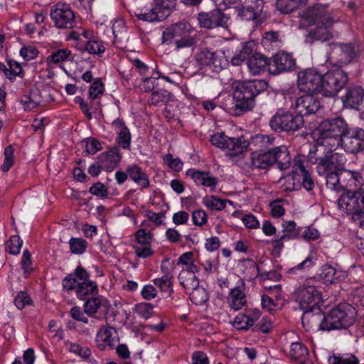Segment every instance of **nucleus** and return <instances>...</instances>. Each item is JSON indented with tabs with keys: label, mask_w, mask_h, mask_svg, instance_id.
<instances>
[{
	"label": "nucleus",
	"mask_w": 364,
	"mask_h": 364,
	"mask_svg": "<svg viewBox=\"0 0 364 364\" xmlns=\"http://www.w3.org/2000/svg\"><path fill=\"white\" fill-rule=\"evenodd\" d=\"M267 87L265 80H247L237 82L233 92L235 101L234 107L230 108V112L235 116H240L250 111L254 107V99L259 92Z\"/></svg>",
	"instance_id": "f257e3e1"
},
{
	"label": "nucleus",
	"mask_w": 364,
	"mask_h": 364,
	"mask_svg": "<svg viewBox=\"0 0 364 364\" xmlns=\"http://www.w3.org/2000/svg\"><path fill=\"white\" fill-rule=\"evenodd\" d=\"M347 125L344 119L340 117L326 119L312 132L313 138L317 145L331 150L339 146L342 135L347 130Z\"/></svg>",
	"instance_id": "f03ea898"
},
{
	"label": "nucleus",
	"mask_w": 364,
	"mask_h": 364,
	"mask_svg": "<svg viewBox=\"0 0 364 364\" xmlns=\"http://www.w3.org/2000/svg\"><path fill=\"white\" fill-rule=\"evenodd\" d=\"M304 16L309 24L316 25V28L312 33L315 39L327 41L332 37L329 28L337 20L333 19L323 6L316 5L308 9Z\"/></svg>",
	"instance_id": "7ed1b4c3"
},
{
	"label": "nucleus",
	"mask_w": 364,
	"mask_h": 364,
	"mask_svg": "<svg viewBox=\"0 0 364 364\" xmlns=\"http://www.w3.org/2000/svg\"><path fill=\"white\" fill-rule=\"evenodd\" d=\"M190 31L191 26L186 22L173 24L163 32V43L172 46L178 52L190 48L195 44V38L191 36Z\"/></svg>",
	"instance_id": "20e7f679"
},
{
	"label": "nucleus",
	"mask_w": 364,
	"mask_h": 364,
	"mask_svg": "<svg viewBox=\"0 0 364 364\" xmlns=\"http://www.w3.org/2000/svg\"><path fill=\"white\" fill-rule=\"evenodd\" d=\"M356 317L355 309L348 304H340L333 309L327 316H324L320 323L321 330L346 328L351 326Z\"/></svg>",
	"instance_id": "39448f33"
},
{
	"label": "nucleus",
	"mask_w": 364,
	"mask_h": 364,
	"mask_svg": "<svg viewBox=\"0 0 364 364\" xmlns=\"http://www.w3.org/2000/svg\"><path fill=\"white\" fill-rule=\"evenodd\" d=\"M296 300L299 304L300 309L304 311V315L302 318L303 323L308 317L309 314L314 309L320 312L318 305L322 302L321 292L314 285H307L296 292ZM313 316V320L321 319V315L318 313Z\"/></svg>",
	"instance_id": "423d86ee"
},
{
	"label": "nucleus",
	"mask_w": 364,
	"mask_h": 364,
	"mask_svg": "<svg viewBox=\"0 0 364 364\" xmlns=\"http://www.w3.org/2000/svg\"><path fill=\"white\" fill-rule=\"evenodd\" d=\"M321 94L326 97L336 95L348 80L347 73L338 67H334L321 75Z\"/></svg>",
	"instance_id": "0eeeda50"
},
{
	"label": "nucleus",
	"mask_w": 364,
	"mask_h": 364,
	"mask_svg": "<svg viewBox=\"0 0 364 364\" xmlns=\"http://www.w3.org/2000/svg\"><path fill=\"white\" fill-rule=\"evenodd\" d=\"M210 141L215 146L227 149V154L230 158L241 155L250 145V142L245 140L243 136L238 138L229 137L220 132L213 135Z\"/></svg>",
	"instance_id": "6e6552de"
},
{
	"label": "nucleus",
	"mask_w": 364,
	"mask_h": 364,
	"mask_svg": "<svg viewBox=\"0 0 364 364\" xmlns=\"http://www.w3.org/2000/svg\"><path fill=\"white\" fill-rule=\"evenodd\" d=\"M321 75L314 68L299 72L297 85L300 91L307 93H321Z\"/></svg>",
	"instance_id": "1a4fd4ad"
},
{
	"label": "nucleus",
	"mask_w": 364,
	"mask_h": 364,
	"mask_svg": "<svg viewBox=\"0 0 364 364\" xmlns=\"http://www.w3.org/2000/svg\"><path fill=\"white\" fill-rule=\"evenodd\" d=\"M202 28L212 30L217 28H228L229 17L221 9L215 8L210 11H201L197 17Z\"/></svg>",
	"instance_id": "9d476101"
},
{
	"label": "nucleus",
	"mask_w": 364,
	"mask_h": 364,
	"mask_svg": "<svg viewBox=\"0 0 364 364\" xmlns=\"http://www.w3.org/2000/svg\"><path fill=\"white\" fill-rule=\"evenodd\" d=\"M341 210L355 216L364 208V194L360 191L344 193L338 200Z\"/></svg>",
	"instance_id": "9b49d317"
},
{
	"label": "nucleus",
	"mask_w": 364,
	"mask_h": 364,
	"mask_svg": "<svg viewBox=\"0 0 364 364\" xmlns=\"http://www.w3.org/2000/svg\"><path fill=\"white\" fill-rule=\"evenodd\" d=\"M50 18L58 28H72L75 24V16L70 6L58 3L52 7Z\"/></svg>",
	"instance_id": "f8f14e48"
},
{
	"label": "nucleus",
	"mask_w": 364,
	"mask_h": 364,
	"mask_svg": "<svg viewBox=\"0 0 364 364\" xmlns=\"http://www.w3.org/2000/svg\"><path fill=\"white\" fill-rule=\"evenodd\" d=\"M346 151L356 153L364 149V130L361 128L350 129L343 132L340 144Z\"/></svg>",
	"instance_id": "ddd939ff"
},
{
	"label": "nucleus",
	"mask_w": 364,
	"mask_h": 364,
	"mask_svg": "<svg viewBox=\"0 0 364 364\" xmlns=\"http://www.w3.org/2000/svg\"><path fill=\"white\" fill-rule=\"evenodd\" d=\"M313 94L309 93L297 98L294 109L300 116L315 113L319 109L320 102Z\"/></svg>",
	"instance_id": "4468645a"
},
{
	"label": "nucleus",
	"mask_w": 364,
	"mask_h": 364,
	"mask_svg": "<svg viewBox=\"0 0 364 364\" xmlns=\"http://www.w3.org/2000/svg\"><path fill=\"white\" fill-rule=\"evenodd\" d=\"M274 124L277 127L274 130L280 129L283 131H295L300 129L304 124L303 117L298 115L294 117L291 114L286 113L283 116H274Z\"/></svg>",
	"instance_id": "2eb2a0df"
},
{
	"label": "nucleus",
	"mask_w": 364,
	"mask_h": 364,
	"mask_svg": "<svg viewBox=\"0 0 364 364\" xmlns=\"http://www.w3.org/2000/svg\"><path fill=\"white\" fill-rule=\"evenodd\" d=\"M293 169L294 173H301L303 187L308 191H311L314 188V181L311 177L308 161L304 156L299 155L294 158Z\"/></svg>",
	"instance_id": "dca6fc26"
},
{
	"label": "nucleus",
	"mask_w": 364,
	"mask_h": 364,
	"mask_svg": "<svg viewBox=\"0 0 364 364\" xmlns=\"http://www.w3.org/2000/svg\"><path fill=\"white\" fill-rule=\"evenodd\" d=\"M346 158L343 154L338 153H332L329 156H326L321 159L318 162L316 167L318 174H324L327 169L338 171L346 163Z\"/></svg>",
	"instance_id": "f3484780"
},
{
	"label": "nucleus",
	"mask_w": 364,
	"mask_h": 364,
	"mask_svg": "<svg viewBox=\"0 0 364 364\" xmlns=\"http://www.w3.org/2000/svg\"><path fill=\"white\" fill-rule=\"evenodd\" d=\"M341 100L346 107L356 109L364 102V89L360 86L351 87Z\"/></svg>",
	"instance_id": "a211bd4d"
},
{
	"label": "nucleus",
	"mask_w": 364,
	"mask_h": 364,
	"mask_svg": "<svg viewBox=\"0 0 364 364\" xmlns=\"http://www.w3.org/2000/svg\"><path fill=\"white\" fill-rule=\"evenodd\" d=\"M295 67L296 61L291 54L281 51L274 55V75L291 71Z\"/></svg>",
	"instance_id": "6ab92c4d"
},
{
	"label": "nucleus",
	"mask_w": 364,
	"mask_h": 364,
	"mask_svg": "<svg viewBox=\"0 0 364 364\" xmlns=\"http://www.w3.org/2000/svg\"><path fill=\"white\" fill-rule=\"evenodd\" d=\"M121 156L118 152L117 148H113L107 151L102 152L98 156L99 164L102 169L107 172L113 171L119 162L120 161Z\"/></svg>",
	"instance_id": "aec40b11"
},
{
	"label": "nucleus",
	"mask_w": 364,
	"mask_h": 364,
	"mask_svg": "<svg viewBox=\"0 0 364 364\" xmlns=\"http://www.w3.org/2000/svg\"><path fill=\"white\" fill-rule=\"evenodd\" d=\"M240 284L230 289L228 296V303L231 309L238 311L247 304L246 295L244 293L245 284L240 280Z\"/></svg>",
	"instance_id": "412c9836"
},
{
	"label": "nucleus",
	"mask_w": 364,
	"mask_h": 364,
	"mask_svg": "<svg viewBox=\"0 0 364 364\" xmlns=\"http://www.w3.org/2000/svg\"><path fill=\"white\" fill-rule=\"evenodd\" d=\"M347 276L346 272L337 269L329 265L323 266L319 273V279L326 284H333L344 279Z\"/></svg>",
	"instance_id": "4be33fe9"
},
{
	"label": "nucleus",
	"mask_w": 364,
	"mask_h": 364,
	"mask_svg": "<svg viewBox=\"0 0 364 364\" xmlns=\"http://www.w3.org/2000/svg\"><path fill=\"white\" fill-rule=\"evenodd\" d=\"M247 67L252 75H259L264 72L270 65V60L261 53H255L249 57Z\"/></svg>",
	"instance_id": "5701e85b"
},
{
	"label": "nucleus",
	"mask_w": 364,
	"mask_h": 364,
	"mask_svg": "<svg viewBox=\"0 0 364 364\" xmlns=\"http://www.w3.org/2000/svg\"><path fill=\"white\" fill-rule=\"evenodd\" d=\"M187 176H190L194 181L199 185L214 188L218 183V178L210 175L208 172H203L193 168L188 169Z\"/></svg>",
	"instance_id": "b1692460"
},
{
	"label": "nucleus",
	"mask_w": 364,
	"mask_h": 364,
	"mask_svg": "<svg viewBox=\"0 0 364 364\" xmlns=\"http://www.w3.org/2000/svg\"><path fill=\"white\" fill-rule=\"evenodd\" d=\"M112 33L114 37V43L119 48H124L126 47V43L128 41L127 31L122 20L114 21L112 25Z\"/></svg>",
	"instance_id": "393cba45"
},
{
	"label": "nucleus",
	"mask_w": 364,
	"mask_h": 364,
	"mask_svg": "<svg viewBox=\"0 0 364 364\" xmlns=\"http://www.w3.org/2000/svg\"><path fill=\"white\" fill-rule=\"evenodd\" d=\"M291 164V157L286 146H279L274 148V164L280 170L289 168Z\"/></svg>",
	"instance_id": "a878e982"
},
{
	"label": "nucleus",
	"mask_w": 364,
	"mask_h": 364,
	"mask_svg": "<svg viewBox=\"0 0 364 364\" xmlns=\"http://www.w3.org/2000/svg\"><path fill=\"white\" fill-rule=\"evenodd\" d=\"M329 47L331 50V54L333 55L341 53V55L343 56L341 60L343 61L350 60L357 55L355 47L352 44H331L329 45Z\"/></svg>",
	"instance_id": "bb28decb"
},
{
	"label": "nucleus",
	"mask_w": 364,
	"mask_h": 364,
	"mask_svg": "<svg viewBox=\"0 0 364 364\" xmlns=\"http://www.w3.org/2000/svg\"><path fill=\"white\" fill-rule=\"evenodd\" d=\"M252 165L257 168H267L273 163L272 149L262 153H253L252 156Z\"/></svg>",
	"instance_id": "cd10ccee"
},
{
	"label": "nucleus",
	"mask_w": 364,
	"mask_h": 364,
	"mask_svg": "<svg viewBox=\"0 0 364 364\" xmlns=\"http://www.w3.org/2000/svg\"><path fill=\"white\" fill-rule=\"evenodd\" d=\"M127 173L129 177L138 185L146 188L149 186V179L148 176L142 169L136 166L132 165L127 168Z\"/></svg>",
	"instance_id": "c85d7f7f"
},
{
	"label": "nucleus",
	"mask_w": 364,
	"mask_h": 364,
	"mask_svg": "<svg viewBox=\"0 0 364 364\" xmlns=\"http://www.w3.org/2000/svg\"><path fill=\"white\" fill-rule=\"evenodd\" d=\"M255 0H250L246 3L245 6H243L240 9L238 15L242 20H255L258 17L261 9L259 7H255Z\"/></svg>",
	"instance_id": "c756f323"
},
{
	"label": "nucleus",
	"mask_w": 364,
	"mask_h": 364,
	"mask_svg": "<svg viewBox=\"0 0 364 364\" xmlns=\"http://www.w3.org/2000/svg\"><path fill=\"white\" fill-rule=\"evenodd\" d=\"M340 174L343 188L360 186V176L359 173L350 170H343Z\"/></svg>",
	"instance_id": "7c9ffc66"
},
{
	"label": "nucleus",
	"mask_w": 364,
	"mask_h": 364,
	"mask_svg": "<svg viewBox=\"0 0 364 364\" xmlns=\"http://www.w3.org/2000/svg\"><path fill=\"white\" fill-rule=\"evenodd\" d=\"M178 280L187 293L199 286V280L196 274L189 272H181L178 275Z\"/></svg>",
	"instance_id": "2f4dec72"
},
{
	"label": "nucleus",
	"mask_w": 364,
	"mask_h": 364,
	"mask_svg": "<svg viewBox=\"0 0 364 364\" xmlns=\"http://www.w3.org/2000/svg\"><path fill=\"white\" fill-rule=\"evenodd\" d=\"M114 124L119 128L118 133V144L123 149H127L130 146L131 134L129 129L124 126V122L118 119L114 122Z\"/></svg>",
	"instance_id": "473e14b6"
},
{
	"label": "nucleus",
	"mask_w": 364,
	"mask_h": 364,
	"mask_svg": "<svg viewBox=\"0 0 364 364\" xmlns=\"http://www.w3.org/2000/svg\"><path fill=\"white\" fill-rule=\"evenodd\" d=\"M319 175L325 176L326 184L329 189L338 191L343 188L341 174L337 171L327 169L326 173Z\"/></svg>",
	"instance_id": "72a5a7b5"
},
{
	"label": "nucleus",
	"mask_w": 364,
	"mask_h": 364,
	"mask_svg": "<svg viewBox=\"0 0 364 364\" xmlns=\"http://www.w3.org/2000/svg\"><path fill=\"white\" fill-rule=\"evenodd\" d=\"M20 102L26 111H30L38 107L41 104L39 95L37 91H30L28 94L24 95L20 99Z\"/></svg>",
	"instance_id": "f704fd0d"
},
{
	"label": "nucleus",
	"mask_w": 364,
	"mask_h": 364,
	"mask_svg": "<svg viewBox=\"0 0 364 364\" xmlns=\"http://www.w3.org/2000/svg\"><path fill=\"white\" fill-rule=\"evenodd\" d=\"M328 364H359V359L353 354H333L328 358Z\"/></svg>",
	"instance_id": "c9c22d12"
},
{
	"label": "nucleus",
	"mask_w": 364,
	"mask_h": 364,
	"mask_svg": "<svg viewBox=\"0 0 364 364\" xmlns=\"http://www.w3.org/2000/svg\"><path fill=\"white\" fill-rule=\"evenodd\" d=\"M289 355L294 360L304 363L308 357V350L301 343H292L290 346Z\"/></svg>",
	"instance_id": "e433bc0d"
},
{
	"label": "nucleus",
	"mask_w": 364,
	"mask_h": 364,
	"mask_svg": "<svg viewBox=\"0 0 364 364\" xmlns=\"http://www.w3.org/2000/svg\"><path fill=\"white\" fill-rule=\"evenodd\" d=\"M174 5L175 4L172 0H155L154 9L159 14L161 20H162L170 14Z\"/></svg>",
	"instance_id": "4c0bfd02"
},
{
	"label": "nucleus",
	"mask_w": 364,
	"mask_h": 364,
	"mask_svg": "<svg viewBox=\"0 0 364 364\" xmlns=\"http://www.w3.org/2000/svg\"><path fill=\"white\" fill-rule=\"evenodd\" d=\"M97 291V284L91 281L80 282L77 283L76 289L77 296L80 299H84V296L95 293Z\"/></svg>",
	"instance_id": "58836bf2"
},
{
	"label": "nucleus",
	"mask_w": 364,
	"mask_h": 364,
	"mask_svg": "<svg viewBox=\"0 0 364 364\" xmlns=\"http://www.w3.org/2000/svg\"><path fill=\"white\" fill-rule=\"evenodd\" d=\"M190 299L196 305H202L208 300V293L200 285L188 292Z\"/></svg>",
	"instance_id": "ea45409f"
},
{
	"label": "nucleus",
	"mask_w": 364,
	"mask_h": 364,
	"mask_svg": "<svg viewBox=\"0 0 364 364\" xmlns=\"http://www.w3.org/2000/svg\"><path fill=\"white\" fill-rule=\"evenodd\" d=\"M172 278L173 277L170 273L166 272L161 278L154 279L153 282L161 291L171 294L173 292Z\"/></svg>",
	"instance_id": "a19ab883"
},
{
	"label": "nucleus",
	"mask_w": 364,
	"mask_h": 364,
	"mask_svg": "<svg viewBox=\"0 0 364 364\" xmlns=\"http://www.w3.org/2000/svg\"><path fill=\"white\" fill-rule=\"evenodd\" d=\"M209 65H212L217 71L226 67L228 65V60L224 51L221 50L213 51L211 63Z\"/></svg>",
	"instance_id": "79ce46f5"
},
{
	"label": "nucleus",
	"mask_w": 364,
	"mask_h": 364,
	"mask_svg": "<svg viewBox=\"0 0 364 364\" xmlns=\"http://www.w3.org/2000/svg\"><path fill=\"white\" fill-rule=\"evenodd\" d=\"M277 223H281L282 226V232L283 234L282 235H276L277 237H279L281 240H284L285 238H291L296 236V224L293 220L284 221L278 220Z\"/></svg>",
	"instance_id": "37998d69"
},
{
	"label": "nucleus",
	"mask_w": 364,
	"mask_h": 364,
	"mask_svg": "<svg viewBox=\"0 0 364 364\" xmlns=\"http://www.w3.org/2000/svg\"><path fill=\"white\" fill-rule=\"evenodd\" d=\"M255 324V319L251 318L250 315L239 314L233 321V326L239 330H247Z\"/></svg>",
	"instance_id": "c03bdc74"
},
{
	"label": "nucleus",
	"mask_w": 364,
	"mask_h": 364,
	"mask_svg": "<svg viewBox=\"0 0 364 364\" xmlns=\"http://www.w3.org/2000/svg\"><path fill=\"white\" fill-rule=\"evenodd\" d=\"M8 65L9 68H7L6 70V77L11 81L14 80L17 76L21 78L23 77V69L19 63L13 60H9L8 61Z\"/></svg>",
	"instance_id": "a18cd8bd"
},
{
	"label": "nucleus",
	"mask_w": 364,
	"mask_h": 364,
	"mask_svg": "<svg viewBox=\"0 0 364 364\" xmlns=\"http://www.w3.org/2000/svg\"><path fill=\"white\" fill-rule=\"evenodd\" d=\"M203 202L211 210H221L225 207L226 200L210 196L205 197Z\"/></svg>",
	"instance_id": "49530a36"
},
{
	"label": "nucleus",
	"mask_w": 364,
	"mask_h": 364,
	"mask_svg": "<svg viewBox=\"0 0 364 364\" xmlns=\"http://www.w3.org/2000/svg\"><path fill=\"white\" fill-rule=\"evenodd\" d=\"M277 183L278 187L282 191H289L294 190L296 188L294 172L280 178Z\"/></svg>",
	"instance_id": "de8ad7c7"
},
{
	"label": "nucleus",
	"mask_w": 364,
	"mask_h": 364,
	"mask_svg": "<svg viewBox=\"0 0 364 364\" xmlns=\"http://www.w3.org/2000/svg\"><path fill=\"white\" fill-rule=\"evenodd\" d=\"M299 4V0H277V7L280 12L287 14L298 8Z\"/></svg>",
	"instance_id": "09e8293b"
},
{
	"label": "nucleus",
	"mask_w": 364,
	"mask_h": 364,
	"mask_svg": "<svg viewBox=\"0 0 364 364\" xmlns=\"http://www.w3.org/2000/svg\"><path fill=\"white\" fill-rule=\"evenodd\" d=\"M101 306L99 297H92L84 304V311L90 316H93Z\"/></svg>",
	"instance_id": "8fccbe9b"
},
{
	"label": "nucleus",
	"mask_w": 364,
	"mask_h": 364,
	"mask_svg": "<svg viewBox=\"0 0 364 364\" xmlns=\"http://www.w3.org/2000/svg\"><path fill=\"white\" fill-rule=\"evenodd\" d=\"M23 245V241L18 235L10 237L9 240L6 243V249L11 255H18L20 252Z\"/></svg>",
	"instance_id": "3c124183"
},
{
	"label": "nucleus",
	"mask_w": 364,
	"mask_h": 364,
	"mask_svg": "<svg viewBox=\"0 0 364 364\" xmlns=\"http://www.w3.org/2000/svg\"><path fill=\"white\" fill-rule=\"evenodd\" d=\"M272 142L270 136L266 134H256L251 139V143L260 149L269 148Z\"/></svg>",
	"instance_id": "603ef678"
},
{
	"label": "nucleus",
	"mask_w": 364,
	"mask_h": 364,
	"mask_svg": "<svg viewBox=\"0 0 364 364\" xmlns=\"http://www.w3.org/2000/svg\"><path fill=\"white\" fill-rule=\"evenodd\" d=\"M4 161L1 166V169L4 172L8 171L14 164V148L11 145H9L4 149Z\"/></svg>",
	"instance_id": "864d4df0"
},
{
	"label": "nucleus",
	"mask_w": 364,
	"mask_h": 364,
	"mask_svg": "<svg viewBox=\"0 0 364 364\" xmlns=\"http://www.w3.org/2000/svg\"><path fill=\"white\" fill-rule=\"evenodd\" d=\"M136 240L137 242L142 245H149L153 240V235L150 231L141 228L136 233Z\"/></svg>",
	"instance_id": "5fc2aeb1"
},
{
	"label": "nucleus",
	"mask_w": 364,
	"mask_h": 364,
	"mask_svg": "<svg viewBox=\"0 0 364 364\" xmlns=\"http://www.w3.org/2000/svg\"><path fill=\"white\" fill-rule=\"evenodd\" d=\"M70 248L74 254H82L87 247L85 240L80 238L72 237L69 241Z\"/></svg>",
	"instance_id": "6e6d98bb"
},
{
	"label": "nucleus",
	"mask_w": 364,
	"mask_h": 364,
	"mask_svg": "<svg viewBox=\"0 0 364 364\" xmlns=\"http://www.w3.org/2000/svg\"><path fill=\"white\" fill-rule=\"evenodd\" d=\"M169 94L166 91H156L152 92L149 102L154 105L165 104L168 100Z\"/></svg>",
	"instance_id": "4d7b16f0"
},
{
	"label": "nucleus",
	"mask_w": 364,
	"mask_h": 364,
	"mask_svg": "<svg viewBox=\"0 0 364 364\" xmlns=\"http://www.w3.org/2000/svg\"><path fill=\"white\" fill-rule=\"evenodd\" d=\"M115 333L116 331L114 328L109 326H103L99 331L97 337L98 340H100L110 345V343L112 341V337Z\"/></svg>",
	"instance_id": "13d9d810"
},
{
	"label": "nucleus",
	"mask_w": 364,
	"mask_h": 364,
	"mask_svg": "<svg viewBox=\"0 0 364 364\" xmlns=\"http://www.w3.org/2000/svg\"><path fill=\"white\" fill-rule=\"evenodd\" d=\"M85 144V150L89 154H95L97 151L102 149L100 142L95 139L88 138L82 141Z\"/></svg>",
	"instance_id": "bf43d9fd"
},
{
	"label": "nucleus",
	"mask_w": 364,
	"mask_h": 364,
	"mask_svg": "<svg viewBox=\"0 0 364 364\" xmlns=\"http://www.w3.org/2000/svg\"><path fill=\"white\" fill-rule=\"evenodd\" d=\"M85 50L91 54H101L105 48L102 42L99 41H89L85 44Z\"/></svg>",
	"instance_id": "052dcab7"
},
{
	"label": "nucleus",
	"mask_w": 364,
	"mask_h": 364,
	"mask_svg": "<svg viewBox=\"0 0 364 364\" xmlns=\"http://www.w3.org/2000/svg\"><path fill=\"white\" fill-rule=\"evenodd\" d=\"M164 162L174 171H180L183 168V162L179 158H173L172 154H168L164 156Z\"/></svg>",
	"instance_id": "680f3d73"
},
{
	"label": "nucleus",
	"mask_w": 364,
	"mask_h": 364,
	"mask_svg": "<svg viewBox=\"0 0 364 364\" xmlns=\"http://www.w3.org/2000/svg\"><path fill=\"white\" fill-rule=\"evenodd\" d=\"M14 304L18 309H23L26 305H31L32 300L26 292L21 291L15 297Z\"/></svg>",
	"instance_id": "e2e57ef3"
},
{
	"label": "nucleus",
	"mask_w": 364,
	"mask_h": 364,
	"mask_svg": "<svg viewBox=\"0 0 364 364\" xmlns=\"http://www.w3.org/2000/svg\"><path fill=\"white\" fill-rule=\"evenodd\" d=\"M70 55V50L68 49H60L53 53L48 59L54 63H58L67 60Z\"/></svg>",
	"instance_id": "0e129e2a"
},
{
	"label": "nucleus",
	"mask_w": 364,
	"mask_h": 364,
	"mask_svg": "<svg viewBox=\"0 0 364 364\" xmlns=\"http://www.w3.org/2000/svg\"><path fill=\"white\" fill-rule=\"evenodd\" d=\"M212 53L213 51L208 49L201 50L196 54V59L202 65H209L211 63Z\"/></svg>",
	"instance_id": "69168bd1"
},
{
	"label": "nucleus",
	"mask_w": 364,
	"mask_h": 364,
	"mask_svg": "<svg viewBox=\"0 0 364 364\" xmlns=\"http://www.w3.org/2000/svg\"><path fill=\"white\" fill-rule=\"evenodd\" d=\"M320 235L318 230L312 226L306 227L301 233V237L307 241L317 240Z\"/></svg>",
	"instance_id": "338daca9"
},
{
	"label": "nucleus",
	"mask_w": 364,
	"mask_h": 364,
	"mask_svg": "<svg viewBox=\"0 0 364 364\" xmlns=\"http://www.w3.org/2000/svg\"><path fill=\"white\" fill-rule=\"evenodd\" d=\"M38 54L37 48L34 46H24L20 50V55L26 60L34 59Z\"/></svg>",
	"instance_id": "774afa93"
}]
</instances>
